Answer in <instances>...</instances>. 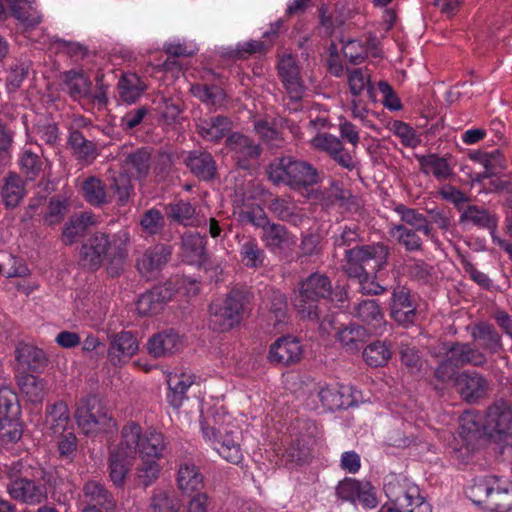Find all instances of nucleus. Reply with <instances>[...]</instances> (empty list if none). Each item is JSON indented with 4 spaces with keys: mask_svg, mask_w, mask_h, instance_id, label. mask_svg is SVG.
Listing matches in <instances>:
<instances>
[{
    "mask_svg": "<svg viewBox=\"0 0 512 512\" xmlns=\"http://www.w3.org/2000/svg\"><path fill=\"white\" fill-rule=\"evenodd\" d=\"M266 173L274 184L283 183L296 191L321 182V174L312 163L289 155L270 163Z\"/></svg>",
    "mask_w": 512,
    "mask_h": 512,
    "instance_id": "1",
    "label": "nucleus"
},
{
    "mask_svg": "<svg viewBox=\"0 0 512 512\" xmlns=\"http://www.w3.org/2000/svg\"><path fill=\"white\" fill-rule=\"evenodd\" d=\"M389 254V247L381 242L351 247L344 250L342 269L349 278L366 277L367 272L381 271Z\"/></svg>",
    "mask_w": 512,
    "mask_h": 512,
    "instance_id": "2",
    "label": "nucleus"
},
{
    "mask_svg": "<svg viewBox=\"0 0 512 512\" xmlns=\"http://www.w3.org/2000/svg\"><path fill=\"white\" fill-rule=\"evenodd\" d=\"M299 286V292L293 300L296 310L302 319L318 322L322 313L318 303L332 293L330 278L315 272L303 279Z\"/></svg>",
    "mask_w": 512,
    "mask_h": 512,
    "instance_id": "3",
    "label": "nucleus"
},
{
    "mask_svg": "<svg viewBox=\"0 0 512 512\" xmlns=\"http://www.w3.org/2000/svg\"><path fill=\"white\" fill-rule=\"evenodd\" d=\"M140 425L129 422L121 429V441L110 453L109 469L111 481L117 487H122L125 478L133 464L139 444Z\"/></svg>",
    "mask_w": 512,
    "mask_h": 512,
    "instance_id": "4",
    "label": "nucleus"
},
{
    "mask_svg": "<svg viewBox=\"0 0 512 512\" xmlns=\"http://www.w3.org/2000/svg\"><path fill=\"white\" fill-rule=\"evenodd\" d=\"M249 292L233 288L221 302H213L209 306V325L217 332L231 330L238 325L249 303Z\"/></svg>",
    "mask_w": 512,
    "mask_h": 512,
    "instance_id": "5",
    "label": "nucleus"
},
{
    "mask_svg": "<svg viewBox=\"0 0 512 512\" xmlns=\"http://www.w3.org/2000/svg\"><path fill=\"white\" fill-rule=\"evenodd\" d=\"M79 428L85 435L108 433L115 429V420L108 415L96 396L82 398L74 415Z\"/></svg>",
    "mask_w": 512,
    "mask_h": 512,
    "instance_id": "6",
    "label": "nucleus"
},
{
    "mask_svg": "<svg viewBox=\"0 0 512 512\" xmlns=\"http://www.w3.org/2000/svg\"><path fill=\"white\" fill-rule=\"evenodd\" d=\"M225 146L231 152L236 165L243 170H249L252 162L258 160L262 153L260 144L240 132L230 133L225 140Z\"/></svg>",
    "mask_w": 512,
    "mask_h": 512,
    "instance_id": "7",
    "label": "nucleus"
},
{
    "mask_svg": "<svg viewBox=\"0 0 512 512\" xmlns=\"http://www.w3.org/2000/svg\"><path fill=\"white\" fill-rule=\"evenodd\" d=\"M203 434L209 440H214L218 443L216 447L217 452L225 460L230 463L238 464L241 462L243 455L240 447L241 435L239 431L225 430L224 434L214 427H202Z\"/></svg>",
    "mask_w": 512,
    "mask_h": 512,
    "instance_id": "8",
    "label": "nucleus"
},
{
    "mask_svg": "<svg viewBox=\"0 0 512 512\" xmlns=\"http://www.w3.org/2000/svg\"><path fill=\"white\" fill-rule=\"evenodd\" d=\"M111 241L108 235L96 233L82 244L79 252V264L89 270H97L103 263V258L107 255Z\"/></svg>",
    "mask_w": 512,
    "mask_h": 512,
    "instance_id": "9",
    "label": "nucleus"
},
{
    "mask_svg": "<svg viewBox=\"0 0 512 512\" xmlns=\"http://www.w3.org/2000/svg\"><path fill=\"white\" fill-rule=\"evenodd\" d=\"M172 255L171 246L157 244L149 247L136 260V268L142 277L146 279L154 278L162 268L169 262Z\"/></svg>",
    "mask_w": 512,
    "mask_h": 512,
    "instance_id": "10",
    "label": "nucleus"
},
{
    "mask_svg": "<svg viewBox=\"0 0 512 512\" xmlns=\"http://www.w3.org/2000/svg\"><path fill=\"white\" fill-rule=\"evenodd\" d=\"M303 355L302 346L297 338L282 336L270 345L268 360L279 366H290L298 363Z\"/></svg>",
    "mask_w": 512,
    "mask_h": 512,
    "instance_id": "11",
    "label": "nucleus"
},
{
    "mask_svg": "<svg viewBox=\"0 0 512 512\" xmlns=\"http://www.w3.org/2000/svg\"><path fill=\"white\" fill-rule=\"evenodd\" d=\"M485 428L505 438H512V405L503 399L495 401L486 412Z\"/></svg>",
    "mask_w": 512,
    "mask_h": 512,
    "instance_id": "12",
    "label": "nucleus"
},
{
    "mask_svg": "<svg viewBox=\"0 0 512 512\" xmlns=\"http://www.w3.org/2000/svg\"><path fill=\"white\" fill-rule=\"evenodd\" d=\"M445 353L461 368L467 365L483 367L488 362L486 354L467 342H443Z\"/></svg>",
    "mask_w": 512,
    "mask_h": 512,
    "instance_id": "13",
    "label": "nucleus"
},
{
    "mask_svg": "<svg viewBox=\"0 0 512 512\" xmlns=\"http://www.w3.org/2000/svg\"><path fill=\"white\" fill-rule=\"evenodd\" d=\"M390 315L394 321L405 327L415 322L417 309L408 288L398 286L394 289L390 304Z\"/></svg>",
    "mask_w": 512,
    "mask_h": 512,
    "instance_id": "14",
    "label": "nucleus"
},
{
    "mask_svg": "<svg viewBox=\"0 0 512 512\" xmlns=\"http://www.w3.org/2000/svg\"><path fill=\"white\" fill-rule=\"evenodd\" d=\"M278 76L291 100L302 98L304 86L300 77V70L292 55H284L279 59Z\"/></svg>",
    "mask_w": 512,
    "mask_h": 512,
    "instance_id": "15",
    "label": "nucleus"
},
{
    "mask_svg": "<svg viewBox=\"0 0 512 512\" xmlns=\"http://www.w3.org/2000/svg\"><path fill=\"white\" fill-rule=\"evenodd\" d=\"M6 490L12 499L28 505H38L47 499L45 486L28 478L14 479L7 484Z\"/></svg>",
    "mask_w": 512,
    "mask_h": 512,
    "instance_id": "16",
    "label": "nucleus"
},
{
    "mask_svg": "<svg viewBox=\"0 0 512 512\" xmlns=\"http://www.w3.org/2000/svg\"><path fill=\"white\" fill-rule=\"evenodd\" d=\"M206 237L196 232H186L181 238L182 254L189 264L207 268L210 264L206 250Z\"/></svg>",
    "mask_w": 512,
    "mask_h": 512,
    "instance_id": "17",
    "label": "nucleus"
},
{
    "mask_svg": "<svg viewBox=\"0 0 512 512\" xmlns=\"http://www.w3.org/2000/svg\"><path fill=\"white\" fill-rule=\"evenodd\" d=\"M174 293V288L168 283L153 287L139 297L136 304L138 313L144 316L158 313Z\"/></svg>",
    "mask_w": 512,
    "mask_h": 512,
    "instance_id": "18",
    "label": "nucleus"
},
{
    "mask_svg": "<svg viewBox=\"0 0 512 512\" xmlns=\"http://www.w3.org/2000/svg\"><path fill=\"white\" fill-rule=\"evenodd\" d=\"M110 346L107 351L111 364L116 366L130 359L138 350L135 336L128 331L109 336Z\"/></svg>",
    "mask_w": 512,
    "mask_h": 512,
    "instance_id": "19",
    "label": "nucleus"
},
{
    "mask_svg": "<svg viewBox=\"0 0 512 512\" xmlns=\"http://www.w3.org/2000/svg\"><path fill=\"white\" fill-rule=\"evenodd\" d=\"M152 166V150L148 147L138 148L127 153L122 160V167L130 178L145 180Z\"/></svg>",
    "mask_w": 512,
    "mask_h": 512,
    "instance_id": "20",
    "label": "nucleus"
},
{
    "mask_svg": "<svg viewBox=\"0 0 512 512\" xmlns=\"http://www.w3.org/2000/svg\"><path fill=\"white\" fill-rule=\"evenodd\" d=\"M471 338L485 354H497L503 350L502 337L496 328L488 322H478L469 327Z\"/></svg>",
    "mask_w": 512,
    "mask_h": 512,
    "instance_id": "21",
    "label": "nucleus"
},
{
    "mask_svg": "<svg viewBox=\"0 0 512 512\" xmlns=\"http://www.w3.org/2000/svg\"><path fill=\"white\" fill-rule=\"evenodd\" d=\"M460 395L468 403H476L488 392V381L478 372L464 371L457 377Z\"/></svg>",
    "mask_w": 512,
    "mask_h": 512,
    "instance_id": "22",
    "label": "nucleus"
},
{
    "mask_svg": "<svg viewBox=\"0 0 512 512\" xmlns=\"http://www.w3.org/2000/svg\"><path fill=\"white\" fill-rule=\"evenodd\" d=\"M184 163L190 172L199 180L210 181L216 177V162L211 153L207 151H190L184 159Z\"/></svg>",
    "mask_w": 512,
    "mask_h": 512,
    "instance_id": "23",
    "label": "nucleus"
},
{
    "mask_svg": "<svg viewBox=\"0 0 512 512\" xmlns=\"http://www.w3.org/2000/svg\"><path fill=\"white\" fill-rule=\"evenodd\" d=\"M15 358L18 365L25 371L42 372L48 365L46 353L28 343H19L15 349Z\"/></svg>",
    "mask_w": 512,
    "mask_h": 512,
    "instance_id": "24",
    "label": "nucleus"
},
{
    "mask_svg": "<svg viewBox=\"0 0 512 512\" xmlns=\"http://www.w3.org/2000/svg\"><path fill=\"white\" fill-rule=\"evenodd\" d=\"M182 339L174 330H165L154 334L147 343L150 355L155 358L170 356L181 350Z\"/></svg>",
    "mask_w": 512,
    "mask_h": 512,
    "instance_id": "25",
    "label": "nucleus"
},
{
    "mask_svg": "<svg viewBox=\"0 0 512 512\" xmlns=\"http://www.w3.org/2000/svg\"><path fill=\"white\" fill-rule=\"evenodd\" d=\"M230 118L217 115L210 118H200L196 123L198 135L206 141L218 142L224 138L232 129Z\"/></svg>",
    "mask_w": 512,
    "mask_h": 512,
    "instance_id": "26",
    "label": "nucleus"
},
{
    "mask_svg": "<svg viewBox=\"0 0 512 512\" xmlns=\"http://www.w3.org/2000/svg\"><path fill=\"white\" fill-rule=\"evenodd\" d=\"M129 234L119 232L111 242L112 251L108 254L107 273L110 277H119L124 271L128 257Z\"/></svg>",
    "mask_w": 512,
    "mask_h": 512,
    "instance_id": "27",
    "label": "nucleus"
},
{
    "mask_svg": "<svg viewBox=\"0 0 512 512\" xmlns=\"http://www.w3.org/2000/svg\"><path fill=\"white\" fill-rule=\"evenodd\" d=\"M82 493L85 505L98 506L106 511L113 510L116 506L112 493L99 481H87L83 485Z\"/></svg>",
    "mask_w": 512,
    "mask_h": 512,
    "instance_id": "28",
    "label": "nucleus"
},
{
    "mask_svg": "<svg viewBox=\"0 0 512 512\" xmlns=\"http://www.w3.org/2000/svg\"><path fill=\"white\" fill-rule=\"evenodd\" d=\"M167 449V442L161 432L155 430L147 431L142 435V428L140 427L139 444L137 446V453L140 454L141 459H160L163 457Z\"/></svg>",
    "mask_w": 512,
    "mask_h": 512,
    "instance_id": "29",
    "label": "nucleus"
},
{
    "mask_svg": "<svg viewBox=\"0 0 512 512\" xmlns=\"http://www.w3.org/2000/svg\"><path fill=\"white\" fill-rule=\"evenodd\" d=\"M417 160L421 172L434 176L438 181L450 180L454 176L453 167L450 165L447 157L427 154L418 156Z\"/></svg>",
    "mask_w": 512,
    "mask_h": 512,
    "instance_id": "30",
    "label": "nucleus"
},
{
    "mask_svg": "<svg viewBox=\"0 0 512 512\" xmlns=\"http://www.w3.org/2000/svg\"><path fill=\"white\" fill-rule=\"evenodd\" d=\"M177 486L182 493L188 495L200 492L204 487L203 475L194 463L186 461L179 465Z\"/></svg>",
    "mask_w": 512,
    "mask_h": 512,
    "instance_id": "31",
    "label": "nucleus"
},
{
    "mask_svg": "<svg viewBox=\"0 0 512 512\" xmlns=\"http://www.w3.org/2000/svg\"><path fill=\"white\" fill-rule=\"evenodd\" d=\"M45 425L53 434H62L70 423V411L65 401L59 400L46 407Z\"/></svg>",
    "mask_w": 512,
    "mask_h": 512,
    "instance_id": "32",
    "label": "nucleus"
},
{
    "mask_svg": "<svg viewBox=\"0 0 512 512\" xmlns=\"http://www.w3.org/2000/svg\"><path fill=\"white\" fill-rule=\"evenodd\" d=\"M120 99L127 103H135L147 90L146 83L135 73H125L117 84Z\"/></svg>",
    "mask_w": 512,
    "mask_h": 512,
    "instance_id": "33",
    "label": "nucleus"
},
{
    "mask_svg": "<svg viewBox=\"0 0 512 512\" xmlns=\"http://www.w3.org/2000/svg\"><path fill=\"white\" fill-rule=\"evenodd\" d=\"M336 337L346 351L354 353L363 347L370 333L363 326L351 324L339 330Z\"/></svg>",
    "mask_w": 512,
    "mask_h": 512,
    "instance_id": "34",
    "label": "nucleus"
},
{
    "mask_svg": "<svg viewBox=\"0 0 512 512\" xmlns=\"http://www.w3.org/2000/svg\"><path fill=\"white\" fill-rule=\"evenodd\" d=\"M195 377L187 373H174L168 376L169 392L167 400L174 408L182 405L183 400L186 398V390L194 384Z\"/></svg>",
    "mask_w": 512,
    "mask_h": 512,
    "instance_id": "35",
    "label": "nucleus"
},
{
    "mask_svg": "<svg viewBox=\"0 0 512 512\" xmlns=\"http://www.w3.org/2000/svg\"><path fill=\"white\" fill-rule=\"evenodd\" d=\"M320 401L330 410L345 409L353 404L350 399L348 388L326 385L320 388L318 392Z\"/></svg>",
    "mask_w": 512,
    "mask_h": 512,
    "instance_id": "36",
    "label": "nucleus"
},
{
    "mask_svg": "<svg viewBox=\"0 0 512 512\" xmlns=\"http://www.w3.org/2000/svg\"><path fill=\"white\" fill-rule=\"evenodd\" d=\"M394 211L400 216L404 225L409 228L419 230L425 236L433 238V227L428 218L419 212L418 209L409 208L404 204H399Z\"/></svg>",
    "mask_w": 512,
    "mask_h": 512,
    "instance_id": "37",
    "label": "nucleus"
},
{
    "mask_svg": "<svg viewBox=\"0 0 512 512\" xmlns=\"http://www.w3.org/2000/svg\"><path fill=\"white\" fill-rule=\"evenodd\" d=\"M164 213L171 222H176L183 226L196 225L194 220L196 209L189 201L178 200L168 203L164 206Z\"/></svg>",
    "mask_w": 512,
    "mask_h": 512,
    "instance_id": "38",
    "label": "nucleus"
},
{
    "mask_svg": "<svg viewBox=\"0 0 512 512\" xmlns=\"http://www.w3.org/2000/svg\"><path fill=\"white\" fill-rule=\"evenodd\" d=\"M20 391L32 403H41L46 394V382L33 374L23 373L16 377Z\"/></svg>",
    "mask_w": 512,
    "mask_h": 512,
    "instance_id": "39",
    "label": "nucleus"
},
{
    "mask_svg": "<svg viewBox=\"0 0 512 512\" xmlns=\"http://www.w3.org/2000/svg\"><path fill=\"white\" fill-rule=\"evenodd\" d=\"M181 501L173 493L157 488L149 500L147 512H180Z\"/></svg>",
    "mask_w": 512,
    "mask_h": 512,
    "instance_id": "40",
    "label": "nucleus"
},
{
    "mask_svg": "<svg viewBox=\"0 0 512 512\" xmlns=\"http://www.w3.org/2000/svg\"><path fill=\"white\" fill-rule=\"evenodd\" d=\"M460 223L471 222L478 228L488 229L492 233L497 228V217L488 210L469 205L460 215Z\"/></svg>",
    "mask_w": 512,
    "mask_h": 512,
    "instance_id": "41",
    "label": "nucleus"
},
{
    "mask_svg": "<svg viewBox=\"0 0 512 512\" xmlns=\"http://www.w3.org/2000/svg\"><path fill=\"white\" fill-rule=\"evenodd\" d=\"M64 90L74 99L88 96L91 81L80 72L69 70L63 74Z\"/></svg>",
    "mask_w": 512,
    "mask_h": 512,
    "instance_id": "42",
    "label": "nucleus"
},
{
    "mask_svg": "<svg viewBox=\"0 0 512 512\" xmlns=\"http://www.w3.org/2000/svg\"><path fill=\"white\" fill-rule=\"evenodd\" d=\"M25 190L22 180L16 173H9L5 178L4 185L1 190L3 202L7 208H15L19 205L24 197Z\"/></svg>",
    "mask_w": 512,
    "mask_h": 512,
    "instance_id": "43",
    "label": "nucleus"
},
{
    "mask_svg": "<svg viewBox=\"0 0 512 512\" xmlns=\"http://www.w3.org/2000/svg\"><path fill=\"white\" fill-rule=\"evenodd\" d=\"M82 190L84 198L91 205L102 206L111 202V195L107 194L105 185L94 176L84 180Z\"/></svg>",
    "mask_w": 512,
    "mask_h": 512,
    "instance_id": "44",
    "label": "nucleus"
},
{
    "mask_svg": "<svg viewBox=\"0 0 512 512\" xmlns=\"http://www.w3.org/2000/svg\"><path fill=\"white\" fill-rule=\"evenodd\" d=\"M288 234L286 226L271 221L262 229L261 240L268 250L276 251L287 243Z\"/></svg>",
    "mask_w": 512,
    "mask_h": 512,
    "instance_id": "45",
    "label": "nucleus"
},
{
    "mask_svg": "<svg viewBox=\"0 0 512 512\" xmlns=\"http://www.w3.org/2000/svg\"><path fill=\"white\" fill-rule=\"evenodd\" d=\"M242 263L251 269H259L265 265L266 254L255 239L250 238L240 246Z\"/></svg>",
    "mask_w": 512,
    "mask_h": 512,
    "instance_id": "46",
    "label": "nucleus"
},
{
    "mask_svg": "<svg viewBox=\"0 0 512 512\" xmlns=\"http://www.w3.org/2000/svg\"><path fill=\"white\" fill-rule=\"evenodd\" d=\"M418 232L419 230L409 228L404 224L394 225L390 229L391 236L409 252L420 251L423 248V241Z\"/></svg>",
    "mask_w": 512,
    "mask_h": 512,
    "instance_id": "47",
    "label": "nucleus"
},
{
    "mask_svg": "<svg viewBox=\"0 0 512 512\" xmlns=\"http://www.w3.org/2000/svg\"><path fill=\"white\" fill-rule=\"evenodd\" d=\"M487 509L496 512H507L512 509V483L501 486L498 481L494 484Z\"/></svg>",
    "mask_w": 512,
    "mask_h": 512,
    "instance_id": "48",
    "label": "nucleus"
},
{
    "mask_svg": "<svg viewBox=\"0 0 512 512\" xmlns=\"http://www.w3.org/2000/svg\"><path fill=\"white\" fill-rule=\"evenodd\" d=\"M68 143L73 153L80 160H93L97 156L96 144L86 139L82 132L78 130L70 132Z\"/></svg>",
    "mask_w": 512,
    "mask_h": 512,
    "instance_id": "49",
    "label": "nucleus"
},
{
    "mask_svg": "<svg viewBox=\"0 0 512 512\" xmlns=\"http://www.w3.org/2000/svg\"><path fill=\"white\" fill-rule=\"evenodd\" d=\"M348 83L353 95L359 96L365 93L368 100L372 102L376 100L375 90L371 84L370 77L362 69L352 70L349 73Z\"/></svg>",
    "mask_w": 512,
    "mask_h": 512,
    "instance_id": "50",
    "label": "nucleus"
},
{
    "mask_svg": "<svg viewBox=\"0 0 512 512\" xmlns=\"http://www.w3.org/2000/svg\"><path fill=\"white\" fill-rule=\"evenodd\" d=\"M91 219V216L86 213L72 216L63 229L62 241L66 245L74 243L84 233L88 225L92 223Z\"/></svg>",
    "mask_w": 512,
    "mask_h": 512,
    "instance_id": "51",
    "label": "nucleus"
},
{
    "mask_svg": "<svg viewBox=\"0 0 512 512\" xmlns=\"http://www.w3.org/2000/svg\"><path fill=\"white\" fill-rule=\"evenodd\" d=\"M352 314L360 321L373 324L380 323L383 320V313L377 300H362L355 305Z\"/></svg>",
    "mask_w": 512,
    "mask_h": 512,
    "instance_id": "52",
    "label": "nucleus"
},
{
    "mask_svg": "<svg viewBox=\"0 0 512 512\" xmlns=\"http://www.w3.org/2000/svg\"><path fill=\"white\" fill-rule=\"evenodd\" d=\"M264 303L270 314L274 316L276 323H281L286 319L288 303L284 293L270 289L266 294Z\"/></svg>",
    "mask_w": 512,
    "mask_h": 512,
    "instance_id": "53",
    "label": "nucleus"
},
{
    "mask_svg": "<svg viewBox=\"0 0 512 512\" xmlns=\"http://www.w3.org/2000/svg\"><path fill=\"white\" fill-rule=\"evenodd\" d=\"M158 109L163 122L171 126L179 121L184 106L180 98L162 96L159 101Z\"/></svg>",
    "mask_w": 512,
    "mask_h": 512,
    "instance_id": "54",
    "label": "nucleus"
},
{
    "mask_svg": "<svg viewBox=\"0 0 512 512\" xmlns=\"http://www.w3.org/2000/svg\"><path fill=\"white\" fill-rule=\"evenodd\" d=\"M363 358L369 366L381 367L391 358V351L385 342L375 341L365 347Z\"/></svg>",
    "mask_w": 512,
    "mask_h": 512,
    "instance_id": "55",
    "label": "nucleus"
},
{
    "mask_svg": "<svg viewBox=\"0 0 512 512\" xmlns=\"http://www.w3.org/2000/svg\"><path fill=\"white\" fill-rule=\"evenodd\" d=\"M139 224L145 234L155 236L165 227V214L156 208H150L142 214Z\"/></svg>",
    "mask_w": 512,
    "mask_h": 512,
    "instance_id": "56",
    "label": "nucleus"
},
{
    "mask_svg": "<svg viewBox=\"0 0 512 512\" xmlns=\"http://www.w3.org/2000/svg\"><path fill=\"white\" fill-rule=\"evenodd\" d=\"M160 465L154 459H142V462L136 468L137 485L147 488L152 485L159 477Z\"/></svg>",
    "mask_w": 512,
    "mask_h": 512,
    "instance_id": "57",
    "label": "nucleus"
},
{
    "mask_svg": "<svg viewBox=\"0 0 512 512\" xmlns=\"http://www.w3.org/2000/svg\"><path fill=\"white\" fill-rule=\"evenodd\" d=\"M191 91L201 102L212 106L222 105L226 98L224 90L216 85L198 84L192 86Z\"/></svg>",
    "mask_w": 512,
    "mask_h": 512,
    "instance_id": "58",
    "label": "nucleus"
},
{
    "mask_svg": "<svg viewBox=\"0 0 512 512\" xmlns=\"http://www.w3.org/2000/svg\"><path fill=\"white\" fill-rule=\"evenodd\" d=\"M498 477L489 476L478 479L470 488V497L476 504L484 505L487 508L494 484H497Z\"/></svg>",
    "mask_w": 512,
    "mask_h": 512,
    "instance_id": "59",
    "label": "nucleus"
},
{
    "mask_svg": "<svg viewBox=\"0 0 512 512\" xmlns=\"http://www.w3.org/2000/svg\"><path fill=\"white\" fill-rule=\"evenodd\" d=\"M21 173L29 181H34L43 171L44 161L41 157L29 150L22 153L19 159Z\"/></svg>",
    "mask_w": 512,
    "mask_h": 512,
    "instance_id": "60",
    "label": "nucleus"
},
{
    "mask_svg": "<svg viewBox=\"0 0 512 512\" xmlns=\"http://www.w3.org/2000/svg\"><path fill=\"white\" fill-rule=\"evenodd\" d=\"M132 190L131 178L127 174L120 173L110 178L109 191L116 196L119 205L127 204Z\"/></svg>",
    "mask_w": 512,
    "mask_h": 512,
    "instance_id": "61",
    "label": "nucleus"
},
{
    "mask_svg": "<svg viewBox=\"0 0 512 512\" xmlns=\"http://www.w3.org/2000/svg\"><path fill=\"white\" fill-rule=\"evenodd\" d=\"M20 413L0 417V438L5 442H16L22 436Z\"/></svg>",
    "mask_w": 512,
    "mask_h": 512,
    "instance_id": "62",
    "label": "nucleus"
},
{
    "mask_svg": "<svg viewBox=\"0 0 512 512\" xmlns=\"http://www.w3.org/2000/svg\"><path fill=\"white\" fill-rule=\"evenodd\" d=\"M399 355L401 363L412 374L420 373L424 364L419 350L415 346L401 344L399 347Z\"/></svg>",
    "mask_w": 512,
    "mask_h": 512,
    "instance_id": "63",
    "label": "nucleus"
},
{
    "mask_svg": "<svg viewBox=\"0 0 512 512\" xmlns=\"http://www.w3.org/2000/svg\"><path fill=\"white\" fill-rule=\"evenodd\" d=\"M459 367L448 355L447 358L441 360L433 371V379L441 384H447L449 382L457 383V377Z\"/></svg>",
    "mask_w": 512,
    "mask_h": 512,
    "instance_id": "64",
    "label": "nucleus"
}]
</instances>
